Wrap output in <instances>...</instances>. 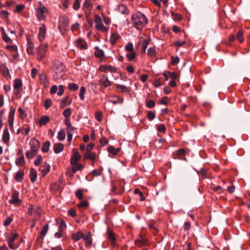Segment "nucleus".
Segmentation results:
<instances>
[{
    "label": "nucleus",
    "instance_id": "nucleus-17",
    "mask_svg": "<svg viewBox=\"0 0 250 250\" xmlns=\"http://www.w3.org/2000/svg\"><path fill=\"white\" fill-rule=\"evenodd\" d=\"M71 102L72 100L70 99L69 96H66L61 100L60 106L62 107H64L65 106L69 105Z\"/></svg>",
    "mask_w": 250,
    "mask_h": 250
},
{
    "label": "nucleus",
    "instance_id": "nucleus-55",
    "mask_svg": "<svg viewBox=\"0 0 250 250\" xmlns=\"http://www.w3.org/2000/svg\"><path fill=\"white\" fill-rule=\"evenodd\" d=\"M171 64L173 65H176L179 62V58L178 57L171 56Z\"/></svg>",
    "mask_w": 250,
    "mask_h": 250
},
{
    "label": "nucleus",
    "instance_id": "nucleus-44",
    "mask_svg": "<svg viewBox=\"0 0 250 250\" xmlns=\"http://www.w3.org/2000/svg\"><path fill=\"white\" fill-rule=\"evenodd\" d=\"M243 34L244 33L242 30H239L236 35V38L240 42H242L244 41Z\"/></svg>",
    "mask_w": 250,
    "mask_h": 250
},
{
    "label": "nucleus",
    "instance_id": "nucleus-34",
    "mask_svg": "<svg viewBox=\"0 0 250 250\" xmlns=\"http://www.w3.org/2000/svg\"><path fill=\"white\" fill-rule=\"evenodd\" d=\"M16 164L19 166H22L25 164V161L23 155H21L20 157L17 159L16 160Z\"/></svg>",
    "mask_w": 250,
    "mask_h": 250
},
{
    "label": "nucleus",
    "instance_id": "nucleus-45",
    "mask_svg": "<svg viewBox=\"0 0 250 250\" xmlns=\"http://www.w3.org/2000/svg\"><path fill=\"white\" fill-rule=\"evenodd\" d=\"M65 137V131L62 129L58 133L57 138L59 140H63Z\"/></svg>",
    "mask_w": 250,
    "mask_h": 250
},
{
    "label": "nucleus",
    "instance_id": "nucleus-57",
    "mask_svg": "<svg viewBox=\"0 0 250 250\" xmlns=\"http://www.w3.org/2000/svg\"><path fill=\"white\" fill-rule=\"evenodd\" d=\"M30 131L29 127H27L26 128H21V129L19 128L18 130V133H19L21 132L22 134L25 135H27Z\"/></svg>",
    "mask_w": 250,
    "mask_h": 250
},
{
    "label": "nucleus",
    "instance_id": "nucleus-24",
    "mask_svg": "<svg viewBox=\"0 0 250 250\" xmlns=\"http://www.w3.org/2000/svg\"><path fill=\"white\" fill-rule=\"evenodd\" d=\"M30 176L31 181L34 183L36 180L37 174V171L35 169L33 168H31L30 170Z\"/></svg>",
    "mask_w": 250,
    "mask_h": 250
},
{
    "label": "nucleus",
    "instance_id": "nucleus-10",
    "mask_svg": "<svg viewBox=\"0 0 250 250\" xmlns=\"http://www.w3.org/2000/svg\"><path fill=\"white\" fill-rule=\"evenodd\" d=\"M46 33V28L44 24H42L39 27L38 38L40 41L42 42L45 38Z\"/></svg>",
    "mask_w": 250,
    "mask_h": 250
},
{
    "label": "nucleus",
    "instance_id": "nucleus-9",
    "mask_svg": "<svg viewBox=\"0 0 250 250\" xmlns=\"http://www.w3.org/2000/svg\"><path fill=\"white\" fill-rule=\"evenodd\" d=\"M76 46L81 49H86L88 46L86 42L83 39H79L75 41Z\"/></svg>",
    "mask_w": 250,
    "mask_h": 250
},
{
    "label": "nucleus",
    "instance_id": "nucleus-1",
    "mask_svg": "<svg viewBox=\"0 0 250 250\" xmlns=\"http://www.w3.org/2000/svg\"><path fill=\"white\" fill-rule=\"evenodd\" d=\"M131 21L137 29L141 30L147 23L148 20L145 15L140 12H137L132 16Z\"/></svg>",
    "mask_w": 250,
    "mask_h": 250
},
{
    "label": "nucleus",
    "instance_id": "nucleus-63",
    "mask_svg": "<svg viewBox=\"0 0 250 250\" xmlns=\"http://www.w3.org/2000/svg\"><path fill=\"white\" fill-rule=\"evenodd\" d=\"M75 195L79 199H82L83 197V194L82 190L78 189L75 192Z\"/></svg>",
    "mask_w": 250,
    "mask_h": 250
},
{
    "label": "nucleus",
    "instance_id": "nucleus-32",
    "mask_svg": "<svg viewBox=\"0 0 250 250\" xmlns=\"http://www.w3.org/2000/svg\"><path fill=\"white\" fill-rule=\"evenodd\" d=\"M118 10L123 14H128V10L126 7L123 4H119L118 6Z\"/></svg>",
    "mask_w": 250,
    "mask_h": 250
},
{
    "label": "nucleus",
    "instance_id": "nucleus-49",
    "mask_svg": "<svg viewBox=\"0 0 250 250\" xmlns=\"http://www.w3.org/2000/svg\"><path fill=\"white\" fill-rule=\"evenodd\" d=\"M49 142H44L42 146V151L44 152H47L49 150Z\"/></svg>",
    "mask_w": 250,
    "mask_h": 250
},
{
    "label": "nucleus",
    "instance_id": "nucleus-60",
    "mask_svg": "<svg viewBox=\"0 0 250 250\" xmlns=\"http://www.w3.org/2000/svg\"><path fill=\"white\" fill-rule=\"evenodd\" d=\"M147 117L150 121L153 120L155 117V114L151 111H148L147 112Z\"/></svg>",
    "mask_w": 250,
    "mask_h": 250
},
{
    "label": "nucleus",
    "instance_id": "nucleus-28",
    "mask_svg": "<svg viewBox=\"0 0 250 250\" xmlns=\"http://www.w3.org/2000/svg\"><path fill=\"white\" fill-rule=\"evenodd\" d=\"M24 175L23 171H18L15 176V179L18 182H21L23 179Z\"/></svg>",
    "mask_w": 250,
    "mask_h": 250
},
{
    "label": "nucleus",
    "instance_id": "nucleus-42",
    "mask_svg": "<svg viewBox=\"0 0 250 250\" xmlns=\"http://www.w3.org/2000/svg\"><path fill=\"white\" fill-rule=\"evenodd\" d=\"M146 105L147 108H152L155 105V101L152 100H146Z\"/></svg>",
    "mask_w": 250,
    "mask_h": 250
},
{
    "label": "nucleus",
    "instance_id": "nucleus-33",
    "mask_svg": "<svg viewBox=\"0 0 250 250\" xmlns=\"http://www.w3.org/2000/svg\"><path fill=\"white\" fill-rule=\"evenodd\" d=\"M10 139V135L8 131V129L5 127L3 131L2 135V141H9Z\"/></svg>",
    "mask_w": 250,
    "mask_h": 250
},
{
    "label": "nucleus",
    "instance_id": "nucleus-27",
    "mask_svg": "<svg viewBox=\"0 0 250 250\" xmlns=\"http://www.w3.org/2000/svg\"><path fill=\"white\" fill-rule=\"evenodd\" d=\"M46 10V9L45 7L43 8H40L38 10V11L37 12V16L39 20H42L43 19V14Z\"/></svg>",
    "mask_w": 250,
    "mask_h": 250
},
{
    "label": "nucleus",
    "instance_id": "nucleus-46",
    "mask_svg": "<svg viewBox=\"0 0 250 250\" xmlns=\"http://www.w3.org/2000/svg\"><path fill=\"white\" fill-rule=\"evenodd\" d=\"M126 57L128 59V61H132L136 57V54L134 51L129 52L128 53L126 54Z\"/></svg>",
    "mask_w": 250,
    "mask_h": 250
},
{
    "label": "nucleus",
    "instance_id": "nucleus-23",
    "mask_svg": "<svg viewBox=\"0 0 250 250\" xmlns=\"http://www.w3.org/2000/svg\"><path fill=\"white\" fill-rule=\"evenodd\" d=\"M64 148L63 145L61 143H56L54 146V150L55 153H58L63 150Z\"/></svg>",
    "mask_w": 250,
    "mask_h": 250
},
{
    "label": "nucleus",
    "instance_id": "nucleus-36",
    "mask_svg": "<svg viewBox=\"0 0 250 250\" xmlns=\"http://www.w3.org/2000/svg\"><path fill=\"white\" fill-rule=\"evenodd\" d=\"M36 151L35 150H28L26 153V157L27 158L29 159H31L35 157V156L36 155Z\"/></svg>",
    "mask_w": 250,
    "mask_h": 250
},
{
    "label": "nucleus",
    "instance_id": "nucleus-52",
    "mask_svg": "<svg viewBox=\"0 0 250 250\" xmlns=\"http://www.w3.org/2000/svg\"><path fill=\"white\" fill-rule=\"evenodd\" d=\"M156 50L154 47H150L147 50V55L150 57H153L155 55Z\"/></svg>",
    "mask_w": 250,
    "mask_h": 250
},
{
    "label": "nucleus",
    "instance_id": "nucleus-37",
    "mask_svg": "<svg viewBox=\"0 0 250 250\" xmlns=\"http://www.w3.org/2000/svg\"><path fill=\"white\" fill-rule=\"evenodd\" d=\"M49 118L47 116H42L39 120V124L41 125H45L49 121Z\"/></svg>",
    "mask_w": 250,
    "mask_h": 250
},
{
    "label": "nucleus",
    "instance_id": "nucleus-29",
    "mask_svg": "<svg viewBox=\"0 0 250 250\" xmlns=\"http://www.w3.org/2000/svg\"><path fill=\"white\" fill-rule=\"evenodd\" d=\"M83 233L81 231L74 233L72 234V238L74 240L77 241L83 238Z\"/></svg>",
    "mask_w": 250,
    "mask_h": 250
},
{
    "label": "nucleus",
    "instance_id": "nucleus-62",
    "mask_svg": "<svg viewBox=\"0 0 250 250\" xmlns=\"http://www.w3.org/2000/svg\"><path fill=\"white\" fill-rule=\"evenodd\" d=\"M185 43H186V41H180L179 40H178V41H176L174 43V45L176 47H181L182 46H183Z\"/></svg>",
    "mask_w": 250,
    "mask_h": 250
},
{
    "label": "nucleus",
    "instance_id": "nucleus-16",
    "mask_svg": "<svg viewBox=\"0 0 250 250\" xmlns=\"http://www.w3.org/2000/svg\"><path fill=\"white\" fill-rule=\"evenodd\" d=\"M115 87L119 92L129 93L130 91L129 87L120 84H116Z\"/></svg>",
    "mask_w": 250,
    "mask_h": 250
},
{
    "label": "nucleus",
    "instance_id": "nucleus-53",
    "mask_svg": "<svg viewBox=\"0 0 250 250\" xmlns=\"http://www.w3.org/2000/svg\"><path fill=\"white\" fill-rule=\"evenodd\" d=\"M80 0H75L73 4V8L75 10H78L80 7Z\"/></svg>",
    "mask_w": 250,
    "mask_h": 250
},
{
    "label": "nucleus",
    "instance_id": "nucleus-40",
    "mask_svg": "<svg viewBox=\"0 0 250 250\" xmlns=\"http://www.w3.org/2000/svg\"><path fill=\"white\" fill-rule=\"evenodd\" d=\"M49 228V226L48 224H45L42 228V231L40 232V235L42 238H43L46 235Z\"/></svg>",
    "mask_w": 250,
    "mask_h": 250
},
{
    "label": "nucleus",
    "instance_id": "nucleus-12",
    "mask_svg": "<svg viewBox=\"0 0 250 250\" xmlns=\"http://www.w3.org/2000/svg\"><path fill=\"white\" fill-rule=\"evenodd\" d=\"M64 122L66 127L67 132L73 133L77 130V128L72 126L69 119H65Z\"/></svg>",
    "mask_w": 250,
    "mask_h": 250
},
{
    "label": "nucleus",
    "instance_id": "nucleus-26",
    "mask_svg": "<svg viewBox=\"0 0 250 250\" xmlns=\"http://www.w3.org/2000/svg\"><path fill=\"white\" fill-rule=\"evenodd\" d=\"M107 238L108 240L110 241V242L113 244L116 238L115 237L114 233L109 229H107Z\"/></svg>",
    "mask_w": 250,
    "mask_h": 250
},
{
    "label": "nucleus",
    "instance_id": "nucleus-31",
    "mask_svg": "<svg viewBox=\"0 0 250 250\" xmlns=\"http://www.w3.org/2000/svg\"><path fill=\"white\" fill-rule=\"evenodd\" d=\"M95 27L97 30L104 32H107L108 30V28L105 27L102 23L96 24Z\"/></svg>",
    "mask_w": 250,
    "mask_h": 250
},
{
    "label": "nucleus",
    "instance_id": "nucleus-22",
    "mask_svg": "<svg viewBox=\"0 0 250 250\" xmlns=\"http://www.w3.org/2000/svg\"><path fill=\"white\" fill-rule=\"evenodd\" d=\"M94 48L96 50V51L94 53V55L96 57L101 58L104 57V53L103 50L100 49L98 46H95Z\"/></svg>",
    "mask_w": 250,
    "mask_h": 250
},
{
    "label": "nucleus",
    "instance_id": "nucleus-58",
    "mask_svg": "<svg viewBox=\"0 0 250 250\" xmlns=\"http://www.w3.org/2000/svg\"><path fill=\"white\" fill-rule=\"evenodd\" d=\"M24 7H25V6L23 4L17 5L16 6V9L14 10V12H17V13H20L24 9Z\"/></svg>",
    "mask_w": 250,
    "mask_h": 250
},
{
    "label": "nucleus",
    "instance_id": "nucleus-5",
    "mask_svg": "<svg viewBox=\"0 0 250 250\" xmlns=\"http://www.w3.org/2000/svg\"><path fill=\"white\" fill-rule=\"evenodd\" d=\"M81 158V155L76 149L73 150V155L70 159V163L72 165H76Z\"/></svg>",
    "mask_w": 250,
    "mask_h": 250
},
{
    "label": "nucleus",
    "instance_id": "nucleus-6",
    "mask_svg": "<svg viewBox=\"0 0 250 250\" xmlns=\"http://www.w3.org/2000/svg\"><path fill=\"white\" fill-rule=\"evenodd\" d=\"M99 71L101 72H106L107 71L112 73H115L117 71V68L112 65H101L99 68Z\"/></svg>",
    "mask_w": 250,
    "mask_h": 250
},
{
    "label": "nucleus",
    "instance_id": "nucleus-14",
    "mask_svg": "<svg viewBox=\"0 0 250 250\" xmlns=\"http://www.w3.org/2000/svg\"><path fill=\"white\" fill-rule=\"evenodd\" d=\"M83 239L85 241L86 246H90L92 244L91 233L89 231L83 234Z\"/></svg>",
    "mask_w": 250,
    "mask_h": 250
},
{
    "label": "nucleus",
    "instance_id": "nucleus-38",
    "mask_svg": "<svg viewBox=\"0 0 250 250\" xmlns=\"http://www.w3.org/2000/svg\"><path fill=\"white\" fill-rule=\"evenodd\" d=\"M147 241L146 239L137 240L135 241V244L140 247H143L147 245Z\"/></svg>",
    "mask_w": 250,
    "mask_h": 250
},
{
    "label": "nucleus",
    "instance_id": "nucleus-2",
    "mask_svg": "<svg viewBox=\"0 0 250 250\" xmlns=\"http://www.w3.org/2000/svg\"><path fill=\"white\" fill-rule=\"evenodd\" d=\"M69 25L68 19L65 16H62L59 19V29L61 32L65 31Z\"/></svg>",
    "mask_w": 250,
    "mask_h": 250
},
{
    "label": "nucleus",
    "instance_id": "nucleus-7",
    "mask_svg": "<svg viewBox=\"0 0 250 250\" xmlns=\"http://www.w3.org/2000/svg\"><path fill=\"white\" fill-rule=\"evenodd\" d=\"M150 39L148 38H144L140 37L139 43L141 44L142 48V53H145L147 45L149 43Z\"/></svg>",
    "mask_w": 250,
    "mask_h": 250
},
{
    "label": "nucleus",
    "instance_id": "nucleus-8",
    "mask_svg": "<svg viewBox=\"0 0 250 250\" xmlns=\"http://www.w3.org/2000/svg\"><path fill=\"white\" fill-rule=\"evenodd\" d=\"M100 85L105 87H107L111 85V82L109 80L107 76L104 74L102 76L100 80Z\"/></svg>",
    "mask_w": 250,
    "mask_h": 250
},
{
    "label": "nucleus",
    "instance_id": "nucleus-13",
    "mask_svg": "<svg viewBox=\"0 0 250 250\" xmlns=\"http://www.w3.org/2000/svg\"><path fill=\"white\" fill-rule=\"evenodd\" d=\"M15 112V109L11 107L10 108V110L9 112L8 124L10 127L11 129H12V128L13 126V122H14Z\"/></svg>",
    "mask_w": 250,
    "mask_h": 250
},
{
    "label": "nucleus",
    "instance_id": "nucleus-4",
    "mask_svg": "<svg viewBox=\"0 0 250 250\" xmlns=\"http://www.w3.org/2000/svg\"><path fill=\"white\" fill-rule=\"evenodd\" d=\"M19 193L14 192L12 194L11 199L9 200V203L12 205H20L21 204V200L18 197Z\"/></svg>",
    "mask_w": 250,
    "mask_h": 250
},
{
    "label": "nucleus",
    "instance_id": "nucleus-3",
    "mask_svg": "<svg viewBox=\"0 0 250 250\" xmlns=\"http://www.w3.org/2000/svg\"><path fill=\"white\" fill-rule=\"evenodd\" d=\"M47 45L41 44L37 48L38 59L41 61L45 56Z\"/></svg>",
    "mask_w": 250,
    "mask_h": 250
},
{
    "label": "nucleus",
    "instance_id": "nucleus-43",
    "mask_svg": "<svg viewBox=\"0 0 250 250\" xmlns=\"http://www.w3.org/2000/svg\"><path fill=\"white\" fill-rule=\"evenodd\" d=\"M69 90L72 91H75L78 89V85L75 83H70L68 85Z\"/></svg>",
    "mask_w": 250,
    "mask_h": 250
},
{
    "label": "nucleus",
    "instance_id": "nucleus-18",
    "mask_svg": "<svg viewBox=\"0 0 250 250\" xmlns=\"http://www.w3.org/2000/svg\"><path fill=\"white\" fill-rule=\"evenodd\" d=\"M84 159H90L94 163L96 160V154L94 153H92L91 151H86L84 155Z\"/></svg>",
    "mask_w": 250,
    "mask_h": 250
},
{
    "label": "nucleus",
    "instance_id": "nucleus-20",
    "mask_svg": "<svg viewBox=\"0 0 250 250\" xmlns=\"http://www.w3.org/2000/svg\"><path fill=\"white\" fill-rule=\"evenodd\" d=\"M50 169V165L47 163H45L44 165L41 167V170L42 171V174L43 176H45L49 172Z\"/></svg>",
    "mask_w": 250,
    "mask_h": 250
},
{
    "label": "nucleus",
    "instance_id": "nucleus-54",
    "mask_svg": "<svg viewBox=\"0 0 250 250\" xmlns=\"http://www.w3.org/2000/svg\"><path fill=\"white\" fill-rule=\"evenodd\" d=\"M175 153L177 156L180 157L185 155L186 151L184 148H181L176 150Z\"/></svg>",
    "mask_w": 250,
    "mask_h": 250
},
{
    "label": "nucleus",
    "instance_id": "nucleus-21",
    "mask_svg": "<svg viewBox=\"0 0 250 250\" xmlns=\"http://www.w3.org/2000/svg\"><path fill=\"white\" fill-rule=\"evenodd\" d=\"M40 80L41 84H43L44 86H46L48 83V80L46 75L44 73H42L40 74Z\"/></svg>",
    "mask_w": 250,
    "mask_h": 250
},
{
    "label": "nucleus",
    "instance_id": "nucleus-61",
    "mask_svg": "<svg viewBox=\"0 0 250 250\" xmlns=\"http://www.w3.org/2000/svg\"><path fill=\"white\" fill-rule=\"evenodd\" d=\"M64 86L62 85H60L58 87V91L57 92V95L59 96H62L64 92Z\"/></svg>",
    "mask_w": 250,
    "mask_h": 250
},
{
    "label": "nucleus",
    "instance_id": "nucleus-59",
    "mask_svg": "<svg viewBox=\"0 0 250 250\" xmlns=\"http://www.w3.org/2000/svg\"><path fill=\"white\" fill-rule=\"evenodd\" d=\"M125 49L128 52L133 51V46L132 43L131 42L128 43L125 46Z\"/></svg>",
    "mask_w": 250,
    "mask_h": 250
},
{
    "label": "nucleus",
    "instance_id": "nucleus-11",
    "mask_svg": "<svg viewBox=\"0 0 250 250\" xmlns=\"http://www.w3.org/2000/svg\"><path fill=\"white\" fill-rule=\"evenodd\" d=\"M34 43L30 39L27 38V53L29 55H33L34 54Z\"/></svg>",
    "mask_w": 250,
    "mask_h": 250
},
{
    "label": "nucleus",
    "instance_id": "nucleus-51",
    "mask_svg": "<svg viewBox=\"0 0 250 250\" xmlns=\"http://www.w3.org/2000/svg\"><path fill=\"white\" fill-rule=\"evenodd\" d=\"M52 101L50 99H47L45 100L44 103V106L46 109H48L52 105Z\"/></svg>",
    "mask_w": 250,
    "mask_h": 250
},
{
    "label": "nucleus",
    "instance_id": "nucleus-39",
    "mask_svg": "<svg viewBox=\"0 0 250 250\" xmlns=\"http://www.w3.org/2000/svg\"><path fill=\"white\" fill-rule=\"evenodd\" d=\"M62 115L65 119H69V117L71 115V109L70 108H67L62 112Z\"/></svg>",
    "mask_w": 250,
    "mask_h": 250
},
{
    "label": "nucleus",
    "instance_id": "nucleus-48",
    "mask_svg": "<svg viewBox=\"0 0 250 250\" xmlns=\"http://www.w3.org/2000/svg\"><path fill=\"white\" fill-rule=\"evenodd\" d=\"M86 91V89L84 86H82L80 88L79 96L81 100H83L84 99V93Z\"/></svg>",
    "mask_w": 250,
    "mask_h": 250
},
{
    "label": "nucleus",
    "instance_id": "nucleus-30",
    "mask_svg": "<svg viewBox=\"0 0 250 250\" xmlns=\"http://www.w3.org/2000/svg\"><path fill=\"white\" fill-rule=\"evenodd\" d=\"M119 35L117 33H113L111 34L110 42L112 44H114L116 43L117 40L119 38Z\"/></svg>",
    "mask_w": 250,
    "mask_h": 250
},
{
    "label": "nucleus",
    "instance_id": "nucleus-35",
    "mask_svg": "<svg viewBox=\"0 0 250 250\" xmlns=\"http://www.w3.org/2000/svg\"><path fill=\"white\" fill-rule=\"evenodd\" d=\"M22 86L21 81L20 79H15L14 83V88L16 90L19 89Z\"/></svg>",
    "mask_w": 250,
    "mask_h": 250
},
{
    "label": "nucleus",
    "instance_id": "nucleus-15",
    "mask_svg": "<svg viewBox=\"0 0 250 250\" xmlns=\"http://www.w3.org/2000/svg\"><path fill=\"white\" fill-rule=\"evenodd\" d=\"M19 235L18 233H13L12 236L8 239V244L10 248L12 249H15L14 242L16 239L17 238Z\"/></svg>",
    "mask_w": 250,
    "mask_h": 250
},
{
    "label": "nucleus",
    "instance_id": "nucleus-64",
    "mask_svg": "<svg viewBox=\"0 0 250 250\" xmlns=\"http://www.w3.org/2000/svg\"><path fill=\"white\" fill-rule=\"evenodd\" d=\"M158 130L160 132H165L166 128L165 125L164 124H160L157 127Z\"/></svg>",
    "mask_w": 250,
    "mask_h": 250
},
{
    "label": "nucleus",
    "instance_id": "nucleus-56",
    "mask_svg": "<svg viewBox=\"0 0 250 250\" xmlns=\"http://www.w3.org/2000/svg\"><path fill=\"white\" fill-rule=\"evenodd\" d=\"M6 48L11 52H16L18 50L17 46L14 45H7Z\"/></svg>",
    "mask_w": 250,
    "mask_h": 250
},
{
    "label": "nucleus",
    "instance_id": "nucleus-25",
    "mask_svg": "<svg viewBox=\"0 0 250 250\" xmlns=\"http://www.w3.org/2000/svg\"><path fill=\"white\" fill-rule=\"evenodd\" d=\"M30 145L31 146V150H35L36 153L40 147V142H30Z\"/></svg>",
    "mask_w": 250,
    "mask_h": 250
},
{
    "label": "nucleus",
    "instance_id": "nucleus-47",
    "mask_svg": "<svg viewBox=\"0 0 250 250\" xmlns=\"http://www.w3.org/2000/svg\"><path fill=\"white\" fill-rule=\"evenodd\" d=\"M83 168V165L81 164H78L76 166H74L72 168V172L73 174L75 173L77 170H82Z\"/></svg>",
    "mask_w": 250,
    "mask_h": 250
},
{
    "label": "nucleus",
    "instance_id": "nucleus-50",
    "mask_svg": "<svg viewBox=\"0 0 250 250\" xmlns=\"http://www.w3.org/2000/svg\"><path fill=\"white\" fill-rule=\"evenodd\" d=\"M18 111L20 113V117L21 118L24 119L27 116L26 113L22 108L19 107Z\"/></svg>",
    "mask_w": 250,
    "mask_h": 250
},
{
    "label": "nucleus",
    "instance_id": "nucleus-19",
    "mask_svg": "<svg viewBox=\"0 0 250 250\" xmlns=\"http://www.w3.org/2000/svg\"><path fill=\"white\" fill-rule=\"evenodd\" d=\"M120 147L115 148L112 146H109L107 148L108 152L111 155L114 156L117 154L120 151Z\"/></svg>",
    "mask_w": 250,
    "mask_h": 250
},
{
    "label": "nucleus",
    "instance_id": "nucleus-41",
    "mask_svg": "<svg viewBox=\"0 0 250 250\" xmlns=\"http://www.w3.org/2000/svg\"><path fill=\"white\" fill-rule=\"evenodd\" d=\"M83 6L84 8H87L88 10H91L92 9V5L90 0H85L83 4Z\"/></svg>",
    "mask_w": 250,
    "mask_h": 250
}]
</instances>
